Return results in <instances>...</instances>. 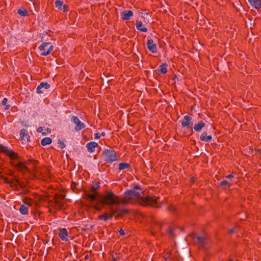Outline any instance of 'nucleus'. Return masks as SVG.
Instances as JSON below:
<instances>
[{
  "label": "nucleus",
  "mask_w": 261,
  "mask_h": 261,
  "mask_svg": "<svg viewBox=\"0 0 261 261\" xmlns=\"http://www.w3.org/2000/svg\"><path fill=\"white\" fill-rule=\"evenodd\" d=\"M103 155L106 160L111 163L117 160L115 152L112 150H105L103 152Z\"/></svg>",
  "instance_id": "nucleus-4"
},
{
  "label": "nucleus",
  "mask_w": 261,
  "mask_h": 261,
  "mask_svg": "<svg viewBox=\"0 0 261 261\" xmlns=\"http://www.w3.org/2000/svg\"><path fill=\"white\" fill-rule=\"evenodd\" d=\"M51 143V139L50 138L46 137L41 141V144L43 146L50 144Z\"/></svg>",
  "instance_id": "nucleus-19"
},
{
  "label": "nucleus",
  "mask_w": 261,
  "mask_h": 261,
  "mask_svg": "<svg viewBox=\"0 0 261 261\" xmlns=\"http://www.w3.org/2000/svg\"><path fill=\"white\" fill-rule=\"evenodd\" d=\"M194 240L199 243H203L204 241V238L203 237L195 236L194 237Z\"/></svg>",
  "instance_id": "nucleus-22"
},
{
  "label": "nucleus",
  "mask_w": 261,
  "mask_h": 261,
  "mask_svg": "<svg viewBox=\"0 0 261 261\" xmlns=\"http://www.w3.org/2000/svg\"><path fill=\"white\" fill-rule=\"evenodd\" d=\"M204 126V124L203 122L200 121L197 124H195L194 126V129L196 132H200L201 129Z\"/></svg>",
  "instance_id": "nucleus-15"
},
{
  "label": "nucleus",
  "mask_w": 261,
  "mask_h": 261,
  "mask_svg": "<svg viewBox=\"0 0 261 261\" xmlns=\"http://www.w3.org/2000/svg\"><path fill=\"white\" fill-rule=\"evenodd\" d=\"M169 233H170L171 235H173L174 234V232H173V230L172 229H170L169 230Z\"/></svg>",
  "instance_id": "nucleus-33"
},
{
  "label": "nucleus",
  "mask_w": 261,
  "mask_h": 261,
  "mask_svg": "<svg viewBox=\"0 0 261 261\" xmlns=\"http://www.w3.org/2000/svg\"><path fill=\"white\" fill-rule=\"evenodd\" d=\"M59 235L60 238L63 240L65 241H67L69 239V234L67 232V230L65 228H62L60 230L59 232Z\"/></svg>",
  "instance_id": "nucleus-8"
},
{
  "label": "nucleus",
  "mask_w": 261,
  "mask_h": 261,
  "mask_svg": "<svg viewBox=\"0 0 261 261\" xmlns=\"http://www.w3.org/2000/svg\"><path fill=\"white\" fill-rule=\"evenodd\" d=\"M232 231H233V230H232V229L230 230V232H232Z\"/></svg>",
  "instance_id": "nucleus-36"
},
{
  "label": "nucleus",
  "mask_w": 261,
  "mask_h": 261,
  "mask_svg": "<svg viewBox=\"0 0 261 261\" xmlns=\"http://www.w3.org/2000/svg\"><path fill=\"white\" fill-rule=\"evenodd\" d=\"M105 135V133L104 132H102L101 133V136H104Z\"/></svg>",
  "instance_id": "nucleus-35"
},
{
  "label": "nucleus",
  "mask_w": 261,
  "mask_h": 261,
  "mask_svg": "<svg viewBox=\"0 0 261 261\" xmlns=\"http://www.w3.org/2000/svg\"><path fill=\"white\" fill-rule=\"evenodd\" d=\"M19 212L22 215L27 214L28 213V207L24 204L21 205L19 208Z\"/></svg>",
  "instance_id": "nucleus-18"
},
{
  "label": "nucleus",
  "mask_w": 261,
  "mask_h": 261,
  "mask_svg": "<svg viewBox=\"0 0 261 261\" xmlns=\"http://www.w3.org/2000/svg\"><path fill=\"white\" fill-rule=\"evenodd\" d=\"M32 201L31 200H27L25 202V205H27L28 207L29 206H31L32 204Z\"/></svg>",
  "instance_id": "nucleus-26"
},
{
  "label": "nucleus",
  "mask_w": 261,
  "mask_h": 261,
  "mask_svg": "<svg viewBox=\"0 0 261 261\" xmlns=\"http://www.w3.org/2000/svg\"><path fill=\"white\" fill-rule=\"evenodd\" d=\"M9 107H10V106H9V105H7V106H6V108H5V109H6V110H7V109H9Z\"/></svg>",
  "instance_id": "nucleus-34"
},
{
  "label": "nucleus",
  "mask_w": 261,
  "mask_h": 261,
  "mask_svg": "<svg viewBox=\"0 0 261 261\" xmlns=\"http://www.w3.org/2000/svg\"><path fill=\"white\" fill-rule=\"evenodd\" d=\"M20 138L23 144H26L30 140V136L25 129H22L20 132Z\"/></svg>",
  "instance_id": "nucleus-6"
},
{
  "label": "nucleus",
  "mask_w": 261,
  "mask_h": 261,
  "mask_svg": "<svg viewBox=\"0 0 261 261\" xmlns=\"http://www.w3.org/2000/svg\"><path fill=\"white\" fill-rule=\"evenodd\" d=\"M59 144H60V148H64L65 147L64 143L62 142H60Z\"/></svg>",
  "instance_id": "nucleus-28"
},
{
  "label": "nucleus",
  "mask_w": 261,
  "mask_h": 261,
  "mask_svg": "<svg viewBox=\"0 0 261 261\" xmlns=\"http://www.w3.org/2000/svg\"><path fill=\"white\" fill-rule=\"evenodd\" d=\"M54 48L53 45L50 42H43L38 47L41 55L46 56L51 53Z\"/></svg>",
  "instance_id": "nucleus-3"
},
{
  "label": "nucleus",
  "mask_w": 261,
  "mask_h": 261,
  "mask_svg": "<svg viewBox=\"0 0 261 261\" xmlns=\"http://www.w3.org/2000/svg\"><path fill=\"white\" fill-rule=\"evenodd\" d=\"M18 14L22 16H26L28 15V12L25 9L23 8H21L17 10Z\"/></svg>",
  "instance_id": "nucleus-20"
},
{
  "label": "nucleus",
  "mask_w": 261,
  "mask_h": 261,
  "mask_svg": "<svg viewBox=\"0 0 261 261\" xmlns=\"http://www.w3.org/2000/svg\"><path fill=\"white\" fill-rule=\"evenodd\" d=\"M0 151L5 153L10 158L11 160L13 161V162L12 163V164L13 166L21 170H24L25 169V166L23 163L17 161L18 158V155L13 150L8 148L7 147L3 146L0 145Z\"/></svg>",
  "instance_id": "nucleus-2"
},
{
  "label": "nucleus",
  "mask_w": 261,
  "mask_h": 261,
  "mask_svg": "<svg viewBox=\"0 0 261 261\" xmlns=\"http://www.w3.org/2000/svg\"><path fill=\"white\" fill-rule=\"evenodd\" d=\"M100 138V136L98 134L96 133L95 134V136H94V138L95 139H99Z\"/></svg>",
  "instance_id": "nucleus-32"
},
{
  "label": "nucleus",
  "mask_w": 261,
  "mask_h": 261,
  "mask_svg": "<svg viewBox=\"0 0 261 261\" xmlns=\"http://www.w3.org/2000/svg\"><path fill=\"white\" fill-rule=\"evenodd\" d=\"M248 1L255 9H258L261 8V0H248Z\"/></svg>",
  "instance_id": "nucleus-12"
},
{
  "label": "nucleus",
  "mask_w": 261,
  "mask_h": 261,
  "mask_svg": "<svg viewBox=\"0 0 261 261\" xmlns=\"http://www.w3.org/2000/svg\"><path fill=\"white\" fill-rule=\"evenodd\" d=\"M88 197L93 201L92 204L97 210H101L105 205L110 207L111 214L105 213L99 216V219L105 221L111 218L115 213H127V210L121 207V205L123 203H138L143 205L159 207L161 206L162 202V200H161L160 197H145L142 189L138 186L134 187V189L131 190L127 191L125 193L124 197L122 201L112 192H108L106 195L98 198H96V196L94 194H89Z\"/></svg>",
  "instance_id": "nucleus-1"
},
{
  "label": "nucleus",
  "mask_w": 261,
  "mask_h": 261,
  "mask_svg": "<svg viewBox=\"0 0 261 261\" xmlns=\"http://www.w3.org/2000/svg\"><path fill=\"white\" fill-rule=\"evenodd\" d=\"M99 182H98L95 181V182H93L92 185H91L92 190L93 191L96 190L99 187Z\"/></svg>",
  "instance_id": "nucleus-23"
},
{
  "label": "nucleus",
  "mask_w": 261,
  "mask_h": 261,
  "mask_svg": "<svg viewBox=\"0 0 261 261\" xmlns=\"http://www.w3.org/2000/svg\"><path fill=\"white\" fill-rule=\"evenodd\" d=\"M230 261H232V260H230Z\"/></svg>",
  "instance_id": "nucleus-37"
},
{
  "label": "nucleus",
  "mask_w": 261,
  "mask_h": 261,
  "mask_svg": "<svg viewBox=\"0 0 261 261\" xmlns=\"http://www.w3.org/2000/svg\"><path fill=\"white\" fill-rule=\"evenodd\" d=\"M160 72L162 73H165L167 72V68L166 66L164 64H162L160 66Z\"/></svg>",
  "instance_id": "nucleus-24"
},
{
  "label": "nucleus",
  "mask_w": 261,
  "mask_h": 261,
  "mask_svg": "<svg viewBox=\"0 0 261 261\" xmlns=\"http://www.w3.org/2000/svg\"><path fill=\"white\" fill-rule=\"evenodd\" d=\"M55 5L56 7L58 8L59 10H63L65 11L67 10L66 6L63 5V3L61 1H56L55 2Z\"/></svg>",
  "instance_id": "nucleus-14"
},
{
  "label": "nucleus",
  "mask_w": 261,
  "mask_h": 261,
  "mask_svg": "<svg viewBox=\"0 0 261 261\" xmlns=\"http://www.w3.org/2000/svg\"><path fill=\"white\" fill-rule=\"evenodd\" d=\"M133 12L132 11H124L121 12V16L123 20H127L130 19V17L133 16Z\"/></svg>",
  "instance_id": "nucleus-11"
},
{
  "label": "nucleus",
  "mask_w": 261,
  "mask_h": 261,
  "mask_svg": "<svg viewBox=\"0 0 261 261\" xmlns=\"http://www.w3.org/2000/svg\"><path fill=\"white\" fill-rule=\"evenodd\" d=\"M192 118L188 115L184 117V120L181 121V125L183 127H189L192 125Z\"/></svg>",
  "instance_id": "nucleus-10"
},
{
  "label": "nucleus",
  "mask_w": 261,
  "mask_h": 261,
  "mask_svg": "<svg viewBox=\"0 0 261 261\" xmlns=\"http://www.w3.org/2000/svg\"><path fill=\"white\" fill-rule=\"evenodd\" d=\"M50 87L49 85L47 83H41L37 88V92L39 94H42L44 92V90L48 89Z\"/></svg>",
  "instance_id": "nucleus-7"
},
{
  "label": "nucleus",
  "mask_w": 261,
  "mask_h": 261,
  "mask_svg": "<svg viewBox=\"0 0 261 261\" xmlns=\"http://www.w3.org/2000/svg\"><path fill=\"white\" fill-rule=\"evenodd\" d=\"M143 24L141 21H138L136 23V28L138 30H140L143 32H146L147 31V28L145 27H142Z\"/></svg>",
  "instance_id": "nucleus-17"
},
{
  "label": "nucleus",
  "mask_w": 261,
  "mask_h": 261,
  "mask_svg": "<svg viewBox=\"0 0 261 261\" xmlns=\"http://www.w3.org/2000/svg\"><path fill=\"white\" fill-rule=\"evenodd\" d=\"M97 145V143L95 142H91L86 145V147L89 152H93L95 151V148Z\"/></svg>",
  "instance_id": "nucleus-13"
},
{
  "label": "nucleus",
  "mask_w": 261,
  "mask_h": 261,
  "mask_svg": "<svg viewBox=\"0 0 261 261\" xmlns=\"http://www.w3.org/2000/svg\"><path fill=\"white\" fill-rule=\"evenodd\" d=\"M119 233L121 236H123L124 234V231L123 229H121L119 231Z\"/></svg>",
  "instance_id": "nucleus-31"
},
{
  "label": "nucleus",
  "mask_w": 261,
  "mask_h": 261,
  "mask_svg": "<svg viewBox=\"0 0 261 261\" xmlns=\"http://www.w3.org/2000/svg\"><path fill=\"white\" fill-rule=\"evenodd\" d=\"M71 121L75 124V129L77 131L80 130L85 127L84 123L82 122L76 116H72Z\"/></svg>",
  "instance_id": "nucleus-5"
},
{
  "label": "nucleus",
  "mask_w": 261,
  "mask_h": 261,
  "mask_svg": "<svg viewBox=\"0 0 261 261\" xmlns=\"http://www.w3.org/2000/svg\"><path fill=\"white\" fill-rule=\"evenodd\" d=\"M147 47L148 49L151 51L153 53H156L157 49H156V44L153 42V40L152 39H149L147 41Z\"/></svg>",
  "instance_id": "nucleus-9"
},
{
  "label": "nucleus",
  "mask_w": 261,
  "mask_h": 261,
  "mask_svg": "<svg viewBox=\"0 0 261 261\" xmlns=\"http://www.w3.org/2000/svg\"><path fill=\"white\" fill-rule=\"evenodd\" d=\"M225 177L227 178H232L233 177V176L232 174H229L228 175H226Z\"/></svg>",
  "instance_id": "nucleus-30"
},
{
  "label": "nucleus",
  "mask_w": 261,
  "mask_h": 261,
  "mask_svg": "<svg viewBox=\"0 0 261 261\" xmlns=\"http://www.w3.org/2000/svg\"><path fill=\"white\" fill-rule=\"evenodd\" d=\"M200 140L208 142L212 140V136H207L205 133H203L200 136Z\"/></svg>",
  "instance_id": "nucleus-16"
},
{
  "label": "nucleus",
  "mask_w": 261,
  "mask_h": 261,
  "mask_svg": "<svg viewBox=\"0 0 261 261\" xmlns=\"http://www.w3.org/2000/svg\"><path fill=\"white\" fill-rule=\"evenodd\" d=\"M224 185H227L228 187H230L231 184L227 182L226 180H223L221 182V186H223Z\"/></svg>",
  "instance_id": "nucleus-25"
},
{
  "label": "nucleus",
  "mask_w": 261,
  "mask_h": 261,
  "mask_svg": "<svg viewBox=\"0 0 261 261\" xmlns=\"http://www.w3.org/2000/svg\"><path fill=\"white\" fill-rule=\"evenodd\" d=\"M43 128L42 127H39L37 129V132L38 133H42L43 135H45V133L43 132Z\"/></svg>",
  "instance_id": "nucleus-27"
},
{
  "label": "nucleus",
  "mask_w": 261,
  "mask_h": 261,
  "mask_svg": "<svg viewBox=\"0 0 261 261\" xmlns=\"http://www.w3.org/2000/svg\"><path fill=\"white\" fill-rule=\"evenodd\" d=\"M7 102V98H4L2 101V104L3 105H6V103Z\"/></svg>",
  "instance_id": "nucleus-29"
},
{
  "label": "nucleus",
  "mask_w": 261,
  "mask_h": 261,
  "mask_svg": "<svg viewBox=\"0 0 261 261\" xmlns=\"http://www.w3.org/2000/svg\"><path fill=\"white\" fill-rule=\"evenodd\" d=\"M129 167V165L126 163H121L119 165V169L120 170H124L125 169H128Z\"/></svg>",
  "instance_id": "nucleus-21"
}]
</instances>
